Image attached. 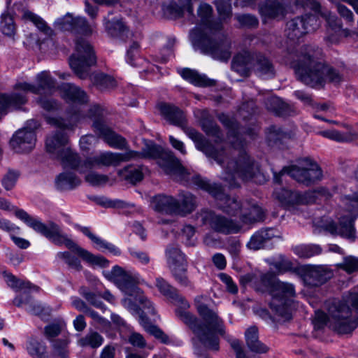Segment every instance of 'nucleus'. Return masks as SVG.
<instances>
[{
	"label": "nucleus",
	"mask_w": 358,
	"mask_h": 358,
	"mask_svg": "<svg viewBox=\"0 0 358 358\" xmlns=\"http://www.w3.org/2000/svg\"><path fill=\"white\" fill-rule=\"evenodd\" d=\"M59 90L62 97L75 106L68 110L66 119L46 117L47 122L59 130L47 137L45 148L50 157L59 160L64 168L75 170L78 167L79 155L67 146L68 138L65 131L73 130L85 117L80 106L87 103L88 96L83 90L71 83L63 84Z\"/></svg>",
	"instance_id": "f257e3e1"
},
{
	"label": "nucleus",
	"mask_w": 358,
	"mask_h": 358,
	"mask_svg": "<svg viewBox=\"0 0 358 358\" xmlns=\"http://www.w3.org/2000/svg\"><path fill=\"white\" fill-rule=\"evenodd\" d=\"M284 63L294 69L297 78L313 88L324 87L326 82L338 83L341 75L322 59V50L317 47L303 45L295 52H287Z\"/></svg>",
	"instance_id": "f03ea898"
},
{
	"label": "nucleus",
	"mask_w": 358,
	"mask_h": 358,
	"mask_svg": "<svg viewBox=\"0 0 358 358\" xmlns=\"http://www.w3.org/2000/svg\"><path fill=\"white\" fill-rule=\"evenodd\" d=\"M218 119L228 129V139L231 148L225 151L224 172L222 178L231 187L239 186L238 178L242 180H253L260 175L259 167L245 150V143L239 136L236 121L225 114H220Z\"/></svg>",
	"instance_id": "7ed1b4c3"
},
{
	"label": "nucleus",
	"mask_w": 358,
	"mask_h": 358,
	"mask_svg": "<svg viewBox=\"0 0 358 358\" xmlns=\"http://www.w3.org/2000/svg\"><path fill=\"white\" fill-rule=\"evenodd\" d=\"M197 27L192 30V44L205 54L214 59L227 62L231 55V43L222 33V24L213 20V8L208 3H201L197 10Z\"/></svg>",
	"instance_id": "20e7f679"
},
{
	"label": "nucleus",
	"mask_w": 358,
	"mask_h": 358,
	"mask_svg": "<svg viewBox=\"0 0 358 358\" xmlns=\"http://www.w3.org/2000/svg\"><path fill=\"white\" fill-rule=\"evenodd\" d=\"M15 216L24 222L28 227L35 231L42 234L57 245H65L71 252L76 254L83 261L92 266L107 267L109 261L101 255H95L88 250L81 248L72 241L67 234L64 233L60 227L53 222H49L47 224L41 222L37 217H32L23 209L17 210Z\"/></svg>",
	"instance_id": "39448f33"
},
{
	"label": "nucleus",
	"mask_w": 358,
	"mask_h": 358,
	"mask_svg": "<svg viewBox=\"0 0 358 358\" xmlns=\"http://www.w3.org/2000/svg\"><path fill=\"white\" fill-rule=\"evenodd\" d=\"M260 281L264 286L271 289L269 306L271 310L284 320H290L292 311L296 307L295 286L276 279L275 275L269 272L262 274Z\"/></svg>",
	"instance_id": "423d86ee"
},
{
	"label": "nucleus",
	"mask_w": 358,
	"mask_h": 358,
	"mask_svg": "<svg viewBox=\"0 0 358 358\" xmlns=\"http://www.w3.org/2000/svg\"><path fill=\"white\" fill-rule=\"evenodd\" d=\"M313 324L316 331L328 326L339 334H347L357 327L358 317L352 315L346 304L333 300L327 303V314L321 310L315 311Z\"/></svg>",
	"instance_id": "0eeeda50"
},
{
	"label": "nucleus",
	"mask_w": 358,
	"mask_h": 358,
	"mask_svg": "<svg viewBox=\"0 0 358 358\" xmlns=\"http://www.w3.org/2000/svg\"><path fill=\"white\" fill-rule=\"evenodd\" d=\"M161 114L171 124L184 128L185 134L195 143V147L208 157L213 159L224 170V159L222 155L225 151L218 150L206 140L201 134L191 127H185L186 116L179 108L166 103L159 105Z\"/></svg>",
	"instance_id": "6e6552de"
},
{
	"label": "nucleus",
	"mask_w": 358,
	"mask_h": 358,
	"mask_svg": "<svg viewBox=\"0 0 358 358\" xmlns=\"http://www.w3.org/2000/svg\"><path fill=\"white\" fill-rule=\"evenodd\" d=\"M128 152L134 153L131 156V160L141 158L158 159L157 164L164 172L184 185H189L191 179L195 175L194 173L188 171L181 165L172 151L164 150L156 144H147L141 152L134 150H128Z\"/></svg>",
	"instance_id": "1a4fd4ad"
},
{
	"label": "nucleus",
	"mask_w": 358,
	"mask_h": 358,
	"mask_svg": "<svg viewBox=\"0 0 358 358\" xmlns=\"http://www.w3.org/2000/svg\"><path fill=\"white\" fill-rule=\"evenodd\" d=\"M37 85L26 82H18L14 89L22 92L11 94L0 93V115L7 114L10 108L17 109L24 105L27 101L25 93L41 94L42 90L51 92L55 87V80L49 71H42L36 76Z\"/></svg>",
	"instance_id": "9d476101"
},
{
	"label": "nucleus",
	"mask_w": 358,
	"mask_h": 358,
	"mask_svg": "<svg viewBox=\"0 0 358 358\" xmlns=\"http://www.w3.org/2000/svg\"><path fill=\"white\" fill-rule=\"evenodd\" d=\"M104 275L108 280L114 282L125 295L134 297L136 301H138L145 309H147L148 314H155L152 303L137 286V284L142 280L138 273L134 270L127 271L122 267L115 265L111 271L104 272Z\"/></svg>",
	"instance_id": "9b49d317"
},
{
	"label": "nucleus",
	"mask_w": 358,
	"mask_h": 358,
	"mask_svg": "<svg viewBox=\"0 0 358 358\" xmlns=\"http://www.w3.org/2000/svg\"><path fill=\"white\" fill-rule=\"evenodd\" d=\"M188 186H196L211 194L217 201L220 210L230 216H239L243 211V203L236 196H230L224 193L222 187L217 184L210 182L195 173Z\"/></svg>",
	"instance_id": "f8f14e48"
},
{
	"label": "nucleus",
	"mask_w": 358,
	"mask_h": 358,
	"mask_svg": "<svg viewBox=\"0 0 358 358\" xmlns=\"http://www.w3.org/2000/svg\"><path fill=\"white\" fill-rule=\"evenodd\" d=\"M347 215L339 218L338 224L329 221L322 226L323 229L334 235H339L347 238H355L356 230L354 222L358 217V193L345 196L343 199Z\"/></svg>",
	"instance_id": "ddd939ff"
},
{
	"label": "nucleus",
	"mask_w": 358,
	"mask_h": 358,
	"mask_svg": "<svg viewBox=\"0 0 358 358\" xmlns=\"http://www.w3.org/2000/svg\"><path fill=\"white\" fill-rule=\"evenodd\" d=\"M285 173L306 186L311 185L322 178V169L317 163L308 158L301 159L299 166L284 167L279 173L273 172L274 182L280 184V177Z\"/></svg>",
	"instance_id": "4468645a"
},
{
	"label": "nucleus",
	"mask_w": 358,
	"mask_h": 358,
	"mask_svg": "<svg viewBox=\"0 0 358 358\" xmlns=\"http://www.w3.org/2000/svg\"><path fill=\"white\" fill-rule=\"evenodd\" d=\"M176 315L187 325H188L198 336L199 341L207 348L217 351L220 348L218 337L212 333L211 326L205 321L206 324L199 322L196 317L186 310L189 307L184 308L182 303L177 305Z\"/></svg>",
	"instance_id": "2eb2a0df"
},
{
	"label": "nucleus",
	"mask_w": 358,
	"mask_h": 358,
	"mask_svg": "<svg viewBox=\"0 0 358 358\" xmlns=\"http://www.w3.org/2000/svg\"><path fill=\"white\" fill-rule=\"evenodd\" d=\"M96 58L93 48L83 38L76 41V52L69 58V64L74 73L80 79L89 76L90 67L94 65Z\"/></svg>",
	"instance_id": "dca6fc26"
},
{
	"label": "nucleus",
	"mask_w": 358,
	"mask_h": 358,
	"mask_svg": "<svg viewBox=\"0 0 358 358\" xmlns=\"http://www.w3.org/2000/svg\"><path fill=\"white\" fill-rule=\"evenodd\" d=\"M327 190L325 188H318L315 191L306 192L304 194L299 191L285 188H276L273 192V196L287 210H294L297 206L314 203L317 195H326Z\"/></svg>",
	"instance_id": "f3484780"
},
{
	"label": "nucleus",
	"mask_w": 358,
	"mask_h": 358,
	"mask_svg": "<svg viewBox=\"0 0 358 358\" xmlns=\"http://www.w3.org/2000/svg\"><path fill=\"white\" fill-rule=\"evenodd\" d=\"M134 152H128L124 153H114L112 152H103L99 155L90 157L82 160L79 157L78 167L75 170L80 173H84L96 166H117L122 162H128L131 160V156Z\"/></svg>",
	"instance_id": "a211bd4d"
},
{
	"label": "nucleus",
	"mask_w": 358,
	"mask_h": 358,
	"mask_svg": "<svg viewBox=\"0 0 358 358\" xmlns=\"http://www.w3.org/2000/svg\"><path fill=\"white\" fill-rule=\"evenodd\" d=\"M198 219L203 225H208L215 231L224 234H236L241 229L236 221L206 209L198 213Z\"/></svg>",
	"instance_id": "6ab92c4d"
},
{
	"label": "nucleus",
	"mask_w": 358,
	"mask_h": 358,
	"mask_svg": "<svg viewBox=\"0 0 358 358\" xmlns=\"http://www.w3.org/2000/svg\"><path fill=\"white\" fill-rule=\"evenodd\" d=\"M197 310L204 321L211 326L212 333L220 334L226 339L231 345L237 355L243 353L241 342L234 338L231 336L226 334L223 320L218 317L216 313L209 309L206 305L200 304L197 306Z\"/></svg>",
	"instance_id": "aec40b11"
},
{
	"label": "nucleus",
	"mask_w": 358,
	"mask_h": 358,
	"mask_svg": "<svg viewBox=\"0 0 358 358\" xmlns=\"http://www.w3.org/2000/svg\"><path fill=\"white\" fill-rule=\"evenodd\" d=\"M55 29L69 31L75 34L90 36L95 27L94 23H89L83 16H74L73 13H67L65 15L58 17L54 22Z\"/></svg>",
	"instance_id": "412c9836"
},
{
	"label": "nucleus",
	"mask_w": 358,
	"mask_h": 358,
	"mask_svg": "<svg viewBox=\"0 0 358 358\" xmlns=\"http://www.w3.org/2000/svg\"><path fill=\"white\" fill-rule=\"evenodd\" d=\"M333 275L332 269L326 265H308L303 269V278L306 285L318 287L330 280Z\"/></svg>",
	"instance_id": "4be33fe9"
},
{
	"label": "nucleus",
	"mask_w": 358,
	"mask_h": 358,
	"mask_svg": "<svg viewBox=\"0 0 358 358\" xmlns=\"http://www.w3.org/2000/svg\"><path fill=\"white\" fill-rule=\"evenodd\" d=\"M93 128L94 132L110 147L120 150L127 148L126 139L112 130L106 122L96 121L93 124Z\"/></svg>",
	"instance_id": "5701e85b"
},
{
	"label": "nucleus",
	"mask_w": 358,
	"mask_h": 358,
	"mask_svg": "<svg viewBox=\"0 0 358 358\" xmlns=\"http://www.w3.org/2000/svg\"><path fill=\"white\" fill-rule=\"evenodd\" d=\"M296 5L304 8H310L314 13L306 14L301 17L304 18V24L307 27V33L317 29L320 25V17H325L320 11V5L316 0H296Z\"/></svg>",
	"instance_id": "b1692460"
},
{
	"label": "nucleus",
	"mask_w": 358,
	"mask_h": 358,
	"mask_svg": "<svg viewBox=\"0 0 358 358\" xmlns=\"http://www.w3.org/2000/svg\"><path fill=\"white\" fill-rule=\"evenodd\" d=\"M36 143V134L33 131L18 130L10 140V145L16 152L31 151Z\"/></svg>",
	"instance_id": "393cba45"
},
{
	"label": "nucleus",
	"mask_w": 358,
	"mask_h": 358,
	"mask_svg": "<svg viewBox=\"0 0 358 358\" xmlns=\"http://www.w3.org/2000/svg\"><path fill=\"white\" fill-rule=\"evenodd\" d=\"M252 70L258 77L265 80L272 79L276 74L272 61L260 52H255Z\"/></svg>",
	"instance_id": "a878e982"
},
{
	"label": "nucleus",
	"mask_w": 358,
	"mask_h": 358,
	"mask_svg": "<svg viewBox=\"0 0 358 358\" xmlns=\"http://www.w3.org/2000/svg\"><path fill=\"white\" fill-rule=\"evenodd\" d=\"M74 227L88 237L94 244L96 249L102 252L107 250L115 256H120L121 255V251L117 247L93 234L90 227H83L78 224H76Z\"/></svg>",
	"instance_id": "bb28decb"
},
{
	"label": "nucleus",
	"mask_w": 358,
	"mask_h": 358,
	"mask_svg": "<svg viewBox=\"0 0 358 358\" xmlns=\"http://www.w3.org/2000/svg\"><path fill=\"white\" fill-rule=\"evenodd\" d=\"M155 285L159 292L173 304L178 305L182 303L184 308L189 306L188 302L182 296L178 294L177 289L171 286L164 278L161 277L157 278Z\"/></svg>",
	"instance_id": "cd10ccee"
},
{
	"label": "nucleus",
	"mask_w": 358,
	"mask_h": 358,
	"mask_svg": "<svg viewBox=\"0 0 358 358\" xmlns=\"http://www.w3.org/2000/svg\"><path fill=\"white\" fill-rule=\"evenodd\" d=\"M265 213L263 209L255 202H243V211L240 220L244 224H252L262 221Z\"/></svg>",
	"instance_id": "c85d7f7f"
},
{
	"label": "nucleus",
	"mask_w": 358,
	"mask_h": 358,
	"mask_svg": "<svg viewBox=\"0 0 358 358\" xmlns=\"http://www.w3.org/2000/svg\"><path fill=\"white\" fill-rule=\"evenodd\" d=\"M82 182L81 179L71 171H64L59 173L55 180V187L58 191H71Z\"/></svg>",
	"instance_id": "c756f323"
},
{
	"label": "nucleus",
	"mask_w": 358,
	"mask_h": 358,
	"mask_svg": "<svg viewBox=\"0 0 358 358\" xmlns=\"http://www.w3.org/2000/svg\"><path fill=\"white\" fill-rule=\"evenodd\" d=\"M255 53L244 51L235 55L231 62L232 69L240 73L247 74L253 69L255 62Z\"/></svg>",
	"instance_id": "7c9ffc66"
},
{
	"label": "nucleus",
	"mask_w": 358,
	"mask_h": 358,
	"mask_svg": "<svg viewBox=\"0 0 358 358\" xmlns=\"http://www.w3.org/2000/svg\"><path fill=\"white\" fill-rule=\"evenodd\" d=\"M276 236V230L273 228L262 229L256 231L247 243L248 248L253 250L264 248L266 243Z\"/></svg>",
	"instance_id": "2f4dec72"
},
{
	"label": "nucleus",
	"mask_w": 358,
	"mask_h": 358,
	"mask_svg": "<svg viewBox=\"0 0 358 358\" xmlns=\"http://www.w3.org/2000/svg\"><path fill=\"white\" fill-rule=\"evenodd\" d=\"M104 27L109 36L122 41L128 38L131 33L122 20L114 18L111 20L104 19Z\"/></svg>",
	"instance_id": "473e14b6"
},
{
	"label": "nucleus",
	"mask_w": 358,
	"mask_h": 358,
	"mask_svg": "<svg viewBox=\"0 0 358 358\" xmlns=\"http://www.w3.org/2000/svg\"><path fill=\"white\" fill-rule=\"evenodd\" d=\"M176 199L171 196L159 194L151 199L152 208L157 212L173 215L176 213Z\"/></svg>",
	"instance_id": "72a5a7b5"
},
{
	"label": "nucleus",
	"mask_w": 358,
	"mask_h": 358,
	"mask_svg": "<svg viewBox=\"0 0 358 358\" xmlns=\"http://www.w3.org/2000/svg\"><path fill=\"white\" fill-rule=\"evenodd\" d=\"M178 72L183 79L195 86L208 87L213 86L215 84L214 80L208 78L204 74H200L196 70L183 68L178 70Z\"/></svg>",
	"instance_id": "f704fd0d"
},
{
	"label": "nucleus",
	"mask_w": 358,
	"mask_h": 358,
	"mask_svg": "<svg viewBox=\"0 0 358 358\" xmlns=\"http://www.w3.org/2000/svg\"><path fill=\"white\" fill-rule=\"evenodd\" d=\"M306 34L307 27L304 24V18L296 17L287 22L285 35L290 41H297Z\"/></svg>",
	"instance_id": "c9c22d12"
},
{
	"label": "nucleus",
	"mask_w": 358,
	"mask_h": 358,
	"mask_svg": "<svg viewBox=\"0 0 358 358\" xmlns=\"http://www.w3.org/2000/svg\"><path fill=\"white\" fill-rule=\"evenodd\" d=\"M245 337L247 345L252 352L266 353L268 351V347L259 340L258 329L256 327H249L245 333Z\"/></svg>",
	"instance_id": "e433bc0d"
},
{
	"label": "nucleus",
	"mask_w": 358,
	"mask_h": 358,
	"mask_svg": "<svg viewBox=\"0 0 358 358\" xmlns=\"http://www.w3.org/2000/svg\"><path fill=\"white\" fill-rule=\"evenodd\" d=\"M196 207V197L189 192H182L180 194V200L176 199L175 214L184 216L191 213Z\"/></svg>",
	"instance_id": "4c0bfd02"
},
{
	"label": "nucleus",
	"mask_w": 358,
	"mask_h": 358,
	"mask_svg": "<svg viewBox=\"0 0 358 358\" xmlns=\"http://www.w3.org/2000/svg\"><path fill=\"white\" fill-rule=\"evenodd\" d=\"M165 255L169 269H176V267L187 265L185 255L181 252L180 248L175 245H169L167 246Z\"/></svg>",
	"instance_id": "58836bf2"
},
{
	"label": "nucleus",
	"mask_w": 358,
	"mask_h": 358,
	"mask_svg": "<svg viewBox=\"0 0 358 358\" xmlns=\"http://www.w3.org/2000/svg\"><path fill=\"white\" fill-rule=\"evenodd\" d=\"M289 131H285L282 127L272 125L267 129L266 139L269 145H279L292 138Z\"/></svg>",
	"instance_id": "ea45409f"
},
{
	"label": "nucleus",
	"mask_w": 358,
	"mask_h": 358,
	"mask_svg": "<svg viewBox=\"0 0 358 358\" xmlns=\"http://www.w3.org/2000/svg\"><path fill=\"white\" fill-rule=\"evenodd\" d=\"M265 106L268 110L273 112L278 116H285L290 114L289 106L278 96H271L268 97L265 101Z\"/></svg>",
	"instance_id": "a19ab883"
},
{
	"label": "nucleus",
	"mask_w": 358,
	"mask_h": 358,
	"mask_svg": "<svg viewBox=\"0 0 358 358\" xmlns=\"http://www.w3.org/2000/svg\"><path fill=\"white\" fill-rule=\"evenodd\" d=\"M26 350L32 358H50L47 354L46 345L35 338H31L27 341Z\"/></svg>",
	"instance_id": "79ce46f5"
},
{
	"label": "nucleus",
	"mask_w": 358,
	"mask_h": 358,
	"mask_svg": "<svg viewBox=\"0 0 358 358\" xmlns=\"http://www.w3.org/2000/svg\"><path fill=\"white\" fill-rule=\"evenodd\" d=\"M2 275L7 285L14 289L20 290L33 289L35 292H38L39 290L38 287L33 285L30 282L18 279L10 273L3 271Z\"/></svg>",
	"instance_id": "37998d69"
},
{
	"label": "nucleus",
	"mask_w": 358,
	"mask_h": 358,
	"mask_svg": "<svg viewBox=\"0 0 358 358\" xmlns=\"http://www.w3.org/2000/svg\"><path fill=\"white\" fill-rule=\"evenodd\" d=\"M292 250L299 258L308 259L320 255L322 248L315 244H301L292 247Z\"/></svg>",
	"instance_id": "c03bdc74"
},
{
	"label": "nucleus",
	"mask_w": 358,
	"mask_h": 358,
	"mask_svg": "<svg viewBox=\"0 0 358 358\" xmlns=\"http://www.w3.org/2000/svg\"><path fill=\"white\" fill-rule=\"evenodd\" d=\"M92 84L99 90H106L115 87L117 85L115 79L103 73H97L90 76Z\"/></svg>",
	"instance_id": "a18cd8bd"
},
{
	"label": "nucleus",
	"mask_w": 358,
	"mask_h": 358,
	"mask_svg": "<svg viewBox=\"0 0 358 358\" xmlns=\"http://www.w3.org/2000/svg\"><path fill=\"white\" fill-rule=\"evenodd\" d=\"M118 174L125 180L132 184H136L142 180L143 174L140 167L127 166L118 171Z\"/></svg>",
	"instance_id": "49530a36"
},
{
	"label": "nucleus",
	"mask_w": 358,
	"mask_h": 358,
	"mask_svg": "<svg viewBox=\"0 0 358 358\" xmlns=\"http://www.w3.org/2000/svg\"><path fill=\"white\" fill-rule=\"evenodd\" d=\"M0 29L5 36L12 38H14L16 26L13 17L6 12L3 13L1 15Z\"/></svg>",
	"instance_id": "de8ad7c7"
},
{
	"label": "nucleus",
	"mask_w": 358,
	"mask_h": 358,
	"mask_svg": "<svg viewBox=\"0 0 358 358\" xmlns=\"http://www.w3.org/2000/svg\"><path fill=\"white\" fill-rule=\"evenodd\" d=\"M103 336L96 331H90L78 341V344L82 347H90L98 348L103 343Z\"/></svg>",
	"instance_id": "09e8293b"
},
{
	"label": "nucleus",
	"mask_w": 358,
	"mask_h": 358,
	"mask_svg": "<svg viewBox=\"0 0 358 358\" xmlns=\"http://www.w3.org/2000/svg\"><path fill=\"white\" fill-rule=\"evenodd\" d=\"M24 17L31 22L40 31L47 36H50L52 34V29L48 26L47 23L40 16L30 11H26L24 13Z\"/></svg>",
	"instance_id": "8fccbe9b"
},
{
	"label": "nucleus",
	"mask_w": 358,
	"mask_h": 358,
	"mask_svg": "<svg viewBox=\"0 0 358 358\" xmlns=\"http://www.w3.org/2000/svg\"><path fill=\"white\" fill-rule=\"evenodd\" d=\"M201 126L203 131L208 136H215L219 139L221 138V131L219 127L211 117H203L201 120Z\"/></svg>",
	"instance_id": "3c124183"
},
{
	"label": "nucleus",
	"mask_w": 358,
	"mask_h": 358,
	"mask_svg": "<svg viewBox=\"0 0 358 358\" xmlns=\"http://www.w3.org/2000/svg\"><path fill=\"white\" fill-rule=\"evenodd\" d=\"M67 339H57L52 343L53 358H69Z\"/></svg>",
	"instance_id": "603ef678"
},
{
	"label": "nucleus",
	"mask_w": 358,
	"mask_h": 358,
	"mask_svg": "<svg viewBox=\"0 0 358 358\" xmlns=\"http://www.w3.org/2000/svg\"><path fill=\"white\" fill-rule=\"evenodd\" d=\"M56 257L59 259L63 260L71 268L77 271L83 270V266L79 259L69 252H59L57 253Z\"/></svg>",
	"instance_id": "864d4df0"
},
{
	"label": "nucleus",
	"mask_w": 358,
	"mask_h": 358,
	"mask_svg": "<svg viewBox=\"0 0 358 358\" xmlns=\"http://www.w3.org/2000/svg\"><path fill=\"white\" fill-rule=\"evenodd\" d=\"M271 265L276 270L278 274H282L289 271H295L293 263L283 257L273 261Z\"/></svg>",
	"instance_id": "5fc2aeb1"
},
{
	"label": "nucleus",
	"mask_w": 358,
	"mask_h": 358,
	"mask_svg": "<svg viewBox=\"0 0 358 358\" xmlns=\"http://www.w3.org/2000/svg\"><path fill=\"white\" fill-rule=\"evenodd\" d=\"M236 19L242 27L255 29L259 25V20L257 17L251 14L236 15Z\"/></svg>",
	"instance_id": "6e6d98bb"
},
{
	"label": "nucleus",
	"mask_w": 358,
	"mask_h": 358,
	"mask_svg": "<svg viewBox=\"0 0 358 358\" xmlns=\"http://www.w3.org/2000/svg\"><path fill=\"white\" fill-rule=\"evenodd\" d=\"M176 280L182 286L184 287H192V283L189 280L186 272L187 265L176 267V269L170 268Z\"/></svg>",
	"instance_id": "4d7b16f0"
},
{
	"label": "nucleus",
	"mask_w": 358,
	"mask_h": 358,
	"mask_svg": "<svg viewBox=\"0 0 358 358\" xmlns=\"http://www.w3.org/2000/svg\"><path fill=\"white\" fill-rule=\"evenodd\" d=\"M20 176V173L15 170H8L1 180V184L6 190L12 189Z\"/></svg>",
	"instance_id": "13d9d810"
},
{
	"label": "nucleus",
	"mask_w": 358,
	"mask_h": 358,
	"mask_svg": "<svg viewBox=\"0 0 358 358\" xmlns=\"http://www.w3.org/2000/svg\"><path fill=\"white\" fill-rule=\"evenodd\" d=\"M319 134L337 142H347L350 140V138L347 134H344L335 129L322 131L319 132Z\"/></svg>",
	"instance_id": "bf43d9fd"
},
{
	"label": "nucleus",
	"mask_w": 358,
	"mask_h": 358,
	"mask_svg": "<svg viewBox=\"0 0 358 358\" xmlns=\"http://www.w3.org/2000/svg\"><path fill=\"white\" fill-rule=\"evenodd\" d=\"M79 292L91 305L98 308H103V303L96 294L87 291L85 287H81Z\"/></svg>",
	"instance_id": "052dcab7"
},
{
	"label": "nucleus",
	"mask_w": 358,
	"mask_h": 358,
	"mask_svg": "<svg viewBox=\"0 0 358 358\" xmlns=\"http://www.w3.org/2000/svg\"><path fill=\"white\" fill-rule=\"evenodd\" d=\"M140 45L137 41H133L129 46L126 54V61L131 66H135V61L138 56Z\"/></svg>",
	"instance_id": "680f3d73"
},
{
	"label": "nucleus",
	"mask_w": 358,
	"mask_h": 358,
	"mask_svg": "<svg viewBox=\"0 0 358 358\" xmlns=\"http://www.w3.org/2000/svg\"><path fill=\"white\" fill-rule=\"evenodd\" d=\"M231 0H215L217 12L223 17H228L231 14Z\"/></svg>",
	"instance_id": "e2e57ef3"
},
{
	"label": "nucleus",
	"mask_w": 358,
	"mask_h": 358,
	"mask_svg": "<svg viewBox=\"0 0 358 358\" xmlns=\"http://www.w3.org/2000/svg\"><path fill=\"white\" fill-rule=\"evenodd\" d=\"M85 180L93 186H99L106 184L108 181V177L106 175L92 172L86 175Z\"/></svg>",
	"instance_id": "0e129e2a"
},
{
	"label": "nucleus",
	"mask_w": 358,
	"mask_h": 358,
	"mask_svg": "<svg viewBox=\"0 0 358 358\" xmlns=\"http://www.w3.org/2000/svg\"><path fill=\"white\" fill-rule=\"evenodd\" d=\"M62 324L59 322H53L45 327L44 334L45 337L51 341L52 338L60 334L62 329Z\"/></svg>",
	"instance_id": "69168bd1"
},
{
	"label": "nucleus",
	"mask_w": 358,
	"mask_h": 358,
	"mask_svg": "<svg viewBox=\"0 0 358 358\" xmlns=\"http://www.w3.org/2000/svg\"><path fill=\"white\" fill-rule=\"evenodd\" d=\"M339 266L349 273L358 271V258L354 257H345Z\"/></svg>",
	"instance_id": "338daca9"
},
{
	"label": "nucleus",
	"mask_w": 358,
	"mask_h": 358,
	"mask_svg": "<svg viewBox=\"0 0 358 358\" xmlns=\"http://www.w3.org/2000/svg\"><path fill=\"white\" fill-rule=\"evenodd\" d=\"M338 301L346 304V306L351 310L349 306V304H350L358 313V289H354L350 292L348 296H344L342 300Z\"/></svg>",
	"instance_id": "774afa93"
}]
</instances>
